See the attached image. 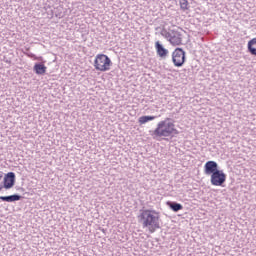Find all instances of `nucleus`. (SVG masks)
<instances>
[{"instance_id":"3","label":"nucleus","mask_w":256,"mask_h":256,"mask_svg":"<svg viewBox=\"0 0 256 256\" xmlns=\"http://www.w3.org/2000/svg\"><path fill=\"white\" fill-rule=\"evenodd\" d=\"M139 220L144 225H159V213L155 210H144L140 214Z\"/></svg>"},{"instance_id":"19","label":"nucleus","mask_w":256,"mask_h":256,"mask_svg":"<svg viewBox=\"0 0 256 256\" xmlns=\"http://www.w3.org/2000/svg\"><path fill=\"white\" fill-rule=\"evenodd\" d=\"M5 187L3 185H0V191H3Z\"/></svg>"},{"instance_id":"2","label":"nucleus","mask_w":256,"mask_h":256,"mask_svg":"<svg viewBox=\"0 0 256 256\" xmlns=\"http://www.w3.org/2000/svg\"><path fill=\"white\" fill-rule=\"evenodd\" d=\"M160 34L165 40L169 41L173 47L183 45V34H181L178 29L162 28Z\"/></svg>"},{"instance_id":"17","label":"nucleus","mask_w":256,"mask_h":256,"mask_svg":"<svg viewBox=\"0 0 256 256\" xmlns=\"http://www.w3.org/2000/svg\"><path fill=\"white\" fill-rule=\"evenodd\" d=\"M24 55H27V57H30L31 59L35 58V54L29 52V48H26Z\"/></svg>"},{"instance_id":"4","label":"nucleus","mask_w":256,"mask_h":256,"mask_svg":"<svg viewBox=\"0 0 256 256\" xmlns=\"http://www.w3.org/2000/svg\"><path fill=\"white\" fill-rule=\"evenodd\" d=\"M111 65H113V62H111V58H109V56L105 54L96 55L94 60V67L96 71H109L111 69Z\"/></svg>"},{"instance_id":"1","label":"nucleus","mask_w":256,"mask_h":256,"mask_svg":"<svg viewBox=\"0 0 256 256\" xmlns=\"http://www.w3.org/2000/svg\"><path fill=\"white\" fill-rule=\"evenodd\" d=\"M150 134L153 139H157V137H173L174 135H179V130L175 128L173 119L165 118L157 124L156 129Z\"/></svg>"},{"instance_id":"5","label":"nucleus","mask_w":256,"mask_h":256,"mask_svg":"<svg viewBox=\"0 0 256 256\" xmlns=\"http://www.w3.org/2000/svg\"><path fill=\"white\" fill-rule=\"evenodd\" d=\"M227 181V174L223 170H218L216 173L211 175L210 183L215 187H223Z\"/></svg>"},{"instance_id":"9","label":"nucleus","mask_w":256,"mask_h":256,"mask_svg":"<svg viewBox=\"0 0 256 256\" xmlns=\"http://www.w3.org/2000/svg\"><path fill=\"white\" fill-rule=\"evenodd\" d=\"M155 49L158 57H161L162 59H165V57L169 55V50L163 47V44H161L159 41L155 42Z\"/></svg>"},{"instance_id":"15","label":"nucleus","mask_w":256,"mask_h":256,"mask_svg":"<svg viewBox=\"0 0 256 256\" xmlns=\"http://www.w3.org/2000/svg\"><path fill=\"white\" fill-rule=\"evenodd\" d=\"M180 9H182V11H187L189 9V1L180 0Z\"/></svg>"},{"instance_id":"6","label":"nucleus","mask_w":256,"mask_h":256,"mask_svg":"<svg viewBox=\"0 0 256 256\" xmlns=\"http://www.w3.org/2000/svg\"><path fill=\"white\" fill-rule=\"evenodd\" d=\"M172 61L175 67H183L185 64V51L182 48H176L172 53Z\"/></svg>"},{"instance_id":"12","label":"nucleus","mask_w":256,"mask_h":256,"mask_svg":"<svg viewBox=\"0 0 256 256\" xmlns=\"http://www.w3.org/2000/svg\"><path fill=\"white\" fill-rule=\"evenodd\" d=\"M247 49L250 55H254L256 57V38H253L250 41H248Z\"/></svg>"},{"instance_id":"7","label":"nucleus","mask_w":256,"mask_h":256,"mask_svg":"<svg viewBox=\"0 0 256 256\" xmlns=\"http://www.w3.org/2000/svg\"><path fill=\"white\" fill-rule=\"evenodd\" d=\"M219 171V164L215 161H208L204 165V173L205 175H214V173H217Z\"/></svg>"},{"instance_id":"18","label":"nucleus","mask_w":256,"mask_h":256,"mask_svg":"<svg viewBox=\"0 0 256 256\" xmlns=\"http://www.w3.org/2000/svg\"><path fill=\"white\" fill-rule=\"evenodd\" d=\"M3 179V172H0V181Z\"/></svg>"},{"instance_id":"13","label":"nucleus","mask_w":256,"mask_h":256,"mask_svg":"<svg viewBox=\"0 0 256 256\" xmlns=\"http://www.w3.org/2000/svg\"><path fill=\"white\" fill-rule=\"evenodd\" d=\"M168 207H170V209L172 211H174L175 213H177L178 211H181L183 209V205L177 203V202H171L168 201L167 202Z\"/></svg>"},{"instance_id":"20","label":"nucleus","mask_w":256,"mask_h":256,"mask_svg":"<svg viewBox=\"0 0 256 256\" xmlns=\"http://www.w3.org/2000/svg\"><path fill=\"white\" fill-rule=\"evenodd\" d=\"M103 233H105V229H102Z\"/></svg>"},{"instance_id":"8","label":"nucleus","mask_w":256,"mask_h":256,"mask_svg":"<svg viewBox=\"0 0 256 256\" xmlns=\"http://www.w3.org/2000/svg\"><path fill=\"white\" fill-rule=\"evenodd\" d=\"M4 189H11L15 185V174L9 172L5 175L4 180Z\"/></svg>"},{"instance_id":"16","label":"nucleus","mask_w":256,"mask_h":256,"mask_svg":"<svg viewBox=\"0 0 256 256\" xmlns=\"http://www.w3.org/2000/svg\"><path fill=\"white\" fill-rule=\"evenodd\" d=\"M144 229H148L150 233H155L156 229H159V225H144Z\"/></svg>"},{"instance_id":"11","label":"nucleus","mask_w":256,"mask_h":256,"mask_svg":"<svg viewBox=\"0 0 256 256\" xmlns=\"http://www.w3.org/2000/svg\"><path fill=\"white\" fill-rule=\"evenodd\" d=\"M33 71L36 75H45V73H47V66L43 63H36L33 67Z\"/></svg>"},{"instance_id":"14","label":"nucleus","mask_w":256,"mask_h":256,"mask_svg":"<svg viewBox=\"0 0 256 256\" xmlns=\"http://www.w3.org/2000/svg\"><path fill=\"white\" fill-rule=\"evenodd\" d=\"M154 119H157V116H141L138 119V122L140 125H145V123H149V121H154Z\"/></svg>"},{"instance_id":"10","label":"nucleus","mask_w":256,"mask_h":256,"mask_svg":"<svg viewBox=\"0 0 256 256\" xmlns=\"http://www.w3.org/2000/svg\"><path fill=\"white\" fill-rule=\"evenodd\" d=\"M22 196L19 194H13L10 196H0V201H5L6 203H15V201H21Z\"/></svg>"}]
</instances>
